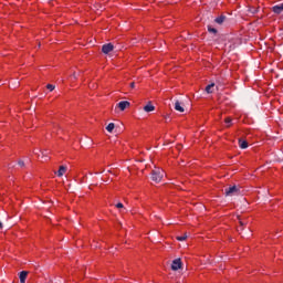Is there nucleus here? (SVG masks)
Here are the masks:
<instances>
[{
	"instance_id": "nucleus-8",
	"label": "nucleus",
	"mask_w": 283,
	"mask_h": 283,
	"mask_svg": "<svg viewBox=\"0 0 283 283\" xmlns=\"http://www.w3.org/2000/svg\"><path fill=\"white\" fill-rule=\"evenodd\" d=\"M224 21H227L226 15H220V17L214 19V23H218L219 25H222V23H224Z\"/></svg>"
},
{
	"instance_id": "nucleus-20",
	"label": "nucleus",
	"mask_w": 283,
	"mask_h": 283,
	"mask_svg": "<svg viewBox=\"0 0 283 283\" xmlns=\"http://www.w3.org/2000/svg\"><path fill=\"white\" fill-rule=\"evenodd\" d=\"M18 165H19V167H25V161L19 159Z\"/></svg>"
},
{
	"instance_id": "nucleus-11",
	"label": "nucleus",
	"mask_w": 283,
	"mask_h": 283,
	"mask_svg": "<svg viewBox=\"0 0 283 283\" xmlns=\"http://www.w3.org/2000/svg\"><path fill=\"white\" fill-rule=\"evenodd\" d=\"M154 109H156V107L154 105H151V103L144 106V112L149 113V112H154Z\"/></svg>"
},
{
	"instance_id": "nucleus-13",
	"label": "nucleus",
	"mask_w": 283,
	"mask_h": 283,
	"mask_svg": "<svg viewBox=\"0 0 283 283\" xmlns=\"http://www.w3.org/2000/svg\"><path fill=\"white\" fill-rule=\"evenodd\" d=\"M116 127V125L114 123H109L107 126H106V130L112 134L114 132V128Z\"/></svg>"
},
{
	"instance_id": "nucleus-6",
	"label": "nucleus",
	"mask_w": 283,
	"mask_h": 283,
	"mask_svg": "<svg viewBox=\"0 0 283 283\" xmlns=\"http://www.w3.org/2000/svg\"><path fill=\"white\" fill-rule=\"evenodd\" d=\"M132 105V103L127 102V101H122L117 104V107L120 109V112H125L126 107H129Z\"/></svg>"
},
{
	"instance_id": "nucleus-14",
	"label": "nucleus",
	"mask_w": 283,
	"mask_h": 283,
	"mask_svg": "<svg viewBox=\"0 0 283 283\" xmlns=\"http://www.w3.org/2000/svg\"><path fill=\"white\" fill-rule=\"evenodd\" d=\"M65 171H67V167L61 166L57 171V176L61 178V176H63V174H65Z\"/></svg>"
},
{
	"instance_id": "nucleus-17",
	"label": "nucleus",
	"mask_w": 283,
	"mask_h": 283,
	"mask_svg": "<svg viewBox=\"0 0 283 283\" xmlns=\"http://www.w3.org/2000/svg\"><path fill=\"white\" fill-rule=\"evenodd\" d=\"M249 12H250V14H258V8H255V7H250V8H249Z\"/></svg>"
},
{
	"instance_id": "nucleus-25",
	"label": "nucleus",
	"mask_w": 283,
	"mask_h": 283,
	"mask_svg": "<svg viewBox=\"0 0 283 283\" xmlns=\"http://www.w3.org/2000/svg\"><path fill=\"white\" fill-rule=\"evenodd\" d=\"M42 156H46V153H45V151H42Z\"/></svg>"
},
{
	"instance_id": "nucleus-18",
	"label": "nucleus",
	"mask_w": 283,
	"mask_h": 283,
	"mask_svg": "<svg viewBox=\"0 0 283 283\" xmlns=\"http://www.w3.org/2000/svg\"><path fill=\"white\" fill-rule=\"evenodd\" d=\"M177 240H178L179 242H185V240H187V234H184V235H181V237H177Z\"/></svg>"
},
{
	"instance_id": "nucleus-12",
	"label": "nucleus",
	"mask_w": 283,
	"mask_h": 283,
	"mask_svg": "<svg viewBox=\"0 0 283 283\" xmlns=\"http://www.w3.org/2000/svg\"><path fill=\"white\" fill-rule=\"evenodd\" d=\"M239 147L241 149H247V147H249V143H247V140L239 139Z\"/></svg>"
},
{
	"instance_id": "nucleus-2",
	"label": "nucleus",
	"mask_w": 283,
	"mask_h": 283,
	"mask_svg": "<svg viewBox=\"0 0 283 283\" xmlns=\"http://www.w3.org/2000/svg\"><path fill=\"white\" fill-rule=\"evenodd\" d=\"M164 177H165V170L160 168H157L151 172L153 182H160V180H163Z\"/></svg>"
},
{
	"instance_id": "nucleus-22",
	"label": "nucleus",
	"mask_w": 283,
	"mask_h": 283,
	"mask_svg": "<svg viewBox=\"0 0 283 283\" xmlns=\"http://www.w3.org/2000/svg\"><path fill=\"white\" fill-rule=\"evenodd\" d=\"M130 87L134 90V87H136V84L134 82H132Z\"/></svg>"
},
{
	"instance_id": "nucleus-26",
	"label": "nucleus",
	"mask_w": 283,
	"mask_h": 283,
	"mask_svg": "<svg viewBox=\"0 0 283 283\" xmlns=\"http://www.w3.org/2000/svg\"><path fill=\"white\" fill-rule=\"evenodd\" d=\"M12 165H9V169H11Z\"/></svg>"
},
{
	"instance_id": "nucleus-19",
	"label": "nucleus",
	"mask_w": 283,
	"mask_h": 283,
	"mask_svg": "<svg viewBox=\"0 0 283 283\" xmlns=\"http://www.w3.org/2000/svg\"><path fill=\"white\" fill-rule=\"evenodd\" d=\"M56 86L52 85V84H48L46 85V90H50V92H54Z\"/></svg>"
},
{
	"instance_id": "nucleus-7",
	"label": "nucleus",
	"mask_w": 283,
	"mask_h": 283,
	"mask_svg": "<svg viewBox=\"0 0 283 283\" xmlns=\"http://www.w3.org/2000/svg\"><path fill=\"white\" fill-rule=\"evenodd\" d=\"M28 271H22L20 272L19 274V277H20V283H25V280H28Z\"/></svg>"
},
{
	"instance_id": "nucleus-23",
	"label": "nucleus",
	"mask_w": 283,
	"mask_h": 283,
	"mask_svg": "<svg viewBox=\"0 0 283 283\" xmlns=\"http://www.w3.org/2000/svg\"><path fill=\"white\" fill-rule=\"evenodd\" d=\"M33 154H35V156H38V155H39V149H35V150L33 151Z\"/></svg>"
},
{
	"instance_id": "nucleus-15",
	"label": "nucleus",
	"mask_w": 283,
	"mask_h": 283,
	"mask_svg": "<svg viewBox=\"0 0 283 283\" xmlns=\"http://www.w3.org/2000/svg\"><path fill=\"white\" fill-rule=\"evenodd\" d=\"M212 87H216L214 83H211L210 85L206 86L207 94H213Z\"/></svg>"
},
{
	"instance_id": "nucleus-24",
	"label": "nucleus",
	"mask_w": 283,
	"mask_h": 283,
	"mask_svg": "<svg viewBox=\"0 0 283 283\" xmlns=\"http://www.w3.org/2000/svg\"><path fill=\"white\" fill-rule=\"evenodd\" d=\"M0 229H3V223L0 221Z\"/></svg>"
},
{
	"instance_id": "nucleus-4",
	"label": "nucleus",
	"mask_w": 283,
	"mask_h": 283,
	"mask_svg": "<svg viewBox=\"0 0 283 283\" xmlns=\"http://www.w3.org/2000/svg\"><path fill=\"white\" fill-rule=\"evenodd\" d=\"M113 51H114V44L112 43H107L102 46V52L104 54H109V52H113Z\"/></svg>"
},
{
	"instance_id": "nucleus-16",
	"label": "nucleus",
	"mask_w": 283,
	"mask_h": 283,
	"mask_svg": "<svg viewBox=\"0 0 283 283\" xmlns=\"http://www.w3.org/2000/svg\"><path fill=\"white\" fill-rule=\"evenodd\" d=\"M208 32H210V34H218V30L211 25H208Z\"/></svg>"
},
{
	"instance_id": "nucleus-27",
	"label": "nucleus",
	"mask_w": 283,
	"mask_h": 283,
	"mask_svg": "<svg viewBox=\"0 0 283 283\" xmlns=\"http://www.w3.org/2000/svg\"><path fill=\"white\" fill-rule=\"evenodd\" d=\"M166 120H169V117H166Z\"/></svg>"
},
{
	"instance_id": "nucleus-1",
	"label": "nucleus",
	"mask_w": 283,
	"mask_h": 283,
	"mask_svg": "<svg viewBox=\"0 0 283 283\" xmlns=\"http://www.w3.org/2000/svg\"><path fill=\"white\" fill-rule=\"evenodd\" d=\"M224 195L227 197L233 198V196H241L242 190H240V187L238 186H231L224 189Z\"/></svg>"
},
{
	"instance_id": "nucleus-5",
	"label": "nucleus",
	"mask_w": 283,
	"mask_h": 283,
	"mask_svg": "<svg viewBox=\"0 0 283 283\" xmlns=\"http://www.w3.org/2000/svg\"><path fill=\"white\" fill-rule=\"evenodd\" d=\"M272 12H274V14H282V12H283V2L272 7Z\"/></svg>"
},
{
	"instance_id": "nucleus-21",
	"label": "nucleus",
	"mask_w": 283,
	"mask_h": 283,
	"mask_svg": "<svg viewBox=\"0 0 283 283\" xmlns=\"http://www.w3.org/2000/svg\"><path fill=\"white\" fill-rule=\"evenodd\" d=\"M226 123L227 125H231V118L230 117L226 118Z\"/></svg>"
},
{
	"instance_id": "nucleus-10",
	"label": "nucleus",
	"mask_w": 283,
	"mask_h": 283,
	"mask_svg": "<svg viewBox=\"0 0 283 283\" xmlns=\"http://www.w3.org/2000/svg\"><path fill=\"white\" fill-rule=\"evenodd\" d=\"M115 207H116V209H120L122 211H126V213L132 211L130 209L125 208V206L122 202L116 203Z\"/></svg>"
},
{
	"instance_id": "nucleus-9",
	"label": "nucleus",
	"mask_w": 283,
	"mask_h": 283,
	"mask_svg": "<svg viewBox=\"0 0 283 283\" xmlns=\"http://www.w3.org/2000/svg\"><path fill=\"white\" fill-rule=\"evenodd\" d=\"M175 109L176 112H180V113L185 112V107H182L179 101L175 102Z\"/></svg>"
},
{
	"instance_id": "nucleus-3",
	"label": "nucleus",
	"mask_w": 283,
	"mask_h": 283,
	"mask_svg": "<svg viewBox=\"0 0 283 283\" xmlns=\"http://www.w3.org/2000/svg\"><path fill=\"white\" fill-rule=\"evenodd\" d=\"M179 269H182V261L180 259H175L171 264V270L178 271Z\"/></svg>"
}]
</instances>
